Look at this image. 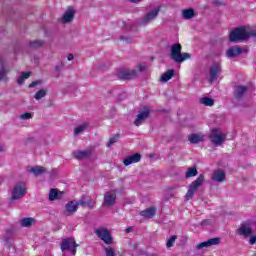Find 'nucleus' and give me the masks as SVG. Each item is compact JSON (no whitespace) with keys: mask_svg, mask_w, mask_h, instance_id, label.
<instances>
[{"mask_svg":"<svg viewBox=\"0 0 256 256\" xmlns=\"http://www.w3.org/2000/svg\"><path fill=\"white\" fill-rule=\"evenodd\" d=\"M35 223V218H23L20 220L21 227H31Z\"/></svg>","mask_w":256,"mask_h":256,"instance_id":"obj_29","label":"nucleus"},{"mask_svg":"<svg viewBox=\"0 0 256 256\" xmlns=\"http://www.w3.org/2000/svg\"><path fill=\"white\" fill-rule=\"evenodd\" d=\"M209 139L213 145L218 147L219 145H223V143H225L227 134H225L220 128H213L210 132Z\"/></svg>","mask_w":256,"mask_h":256,"instance_id":"obj_3","label":"nucleus"},{"mask_svg":"<svg viewBox=\"0 0 256 256\" xmlns=\"http://www.w3.org/2000/svg\"><path fill=\"white\" fill-rule=\"evenodd\" d=\"M157 213V208L152 206L148 209L142 210L140 212L141 217H144V219H153Z\"/></svg>","mask_w":256,"mask_h":256,"instance_id":"obj_18","label":"nucleus"},{"mask_svg":"<svg viewBox=\"0 0 256 256\" xmlns=\"http://www.w3.org/2000/svg\"><path fill=\"white\" fill-rule=\"evenodd\" d=\"M67 59H68V61H73V59H75V56H73V54H69L67 56Z\"/></svg>","mask_w":256,"mask_h":256,"instance_id":"obj_44","label":"nucleus"},{"mask_svg":"<svg viewBox=\"0 0 256 256\" xmlns=\"http://www.w3.org/2000/svg\"><path fill=\"white\" fill-rule=\"evenodd\" d=\"M79 245L75 242V238H66L62 240L61 251H70L71 255H77Z\"/></svg>","mask_w":256,"mask_h":256,"instance_id":"obj_6","label":"nucleus"},{"mask_svg":"<svg viewBox=\"0 0 256 256\" xmlns=\"http://www.w3.org/2000/svg\"><path fill=\"white\" fill-rule=\"evenodd\" d=\"M81 205V207H87V201L85 200V196H82V198L78 202V207Z\"/></svg>","mask_w":256,"mask_h":256,"instance_id":"obj_40","label":"nucleus"},{"mask_svg":"<svg viewBox=\"0 0 256 256\" xmlns=\"http://www.w3.org/2000/svg\"><path fill=\"white\" fill-rule=\"evenodd\" d=\"M212 180L216 181L217 183H223L225 181V171L223 170H216L212 175Z\"/></svg>","mask_w":256,"mask_h":256,"instance_id":"obj_21","label":"nucleus"},{"mask_svg":"<svg viewBox=\"0 0 256 256\" xmlns=\"http://www.w3.org/2000/svg\"><path fill=\"white\" fill-rule=\"evenodd\" d=\"M119 141V134L114 135L112 138H110L107 147H111L112 145H115Z\"/></svg>","mask_w":256,"mask_h":256,"instance_id":"obj_36","label":"nucleus"},{"mask_svg":"<svg viewBox=\"0 0 256 256\" xmlns=\"http://www.w3.org/2000/svg\"><path fill=\"white\" fill-rule=\"evenodd\" d=\"M219 75H221V64H219L218 62H215L210 67L209 83H214V81H217V79H219Z\"/></svg>","mask_w":256,"mask_h":256,"instance_id":"obj_10","label":"nucleus"},{"mask_svg":"<svg viewBox=\"0 0 256 256\" xmlns=\"http://www.w3.org/2000/svg\"><path fill=\"white\" fill-rule=\"evenodd\" d=\"M182 17L187 20L193 19L195 17V10L193 8L182 10Z\"/></svg>","mask_w":256,"mask_h":256,"instance_id":"obj_25","label":"nucleus"},{"mask_svg":"<svg viewBox=\"0 0 256 256\" xmlns=\"http://www.w3.org/2000/svg\"><path fill=\"white\" fill-rule=\"evenodd\" d=\"M243 53V50L241 48L234 46L227 50L226 55L227 57H237L238 55H241Z\"/></svg>","mask_w":256,"mask_h":256,"instance_id":"obj_22","label":"nucleus"},{"mask_svg":"<svg viewBox=\"0 0 256 256\" xmlns=\"http://www.w3.org/2000/svg\"><path fill=\"white\" fill-rule=\"evenodd\" d=\"M56 71H59V66H56Z\"/></svg>","mask_w":256,"mask_h":256,"instance_id":"obj_47","label":"nucleus"},{"mask_svg":"<svg viewBox=\"0 0 256 256\" xmlns=\"http://www.w3.org/2000/svg\"><path fill=\"white\" fill-rule=\"evenodd\" d=\"M199 172L197 171V167H190L187 169L185 173V179H191V177H197V174Z\"/></svg>","mask_w":256,"mask_h":256,"instance_id":"obj_27","label":"nucleus"},{"mask_svg":"<svg viewBox=\"0 0 256 256\" xmlns=\"http://www.w3.org/2000/svg\"><path fill=\"white\" fill-rule=\"evenodd\" d=\"M117 203V193L115 191L106 192L104 194V205L106 207H113Z\"/></svg>","mask_w":256,"mask_h":256,"instance_id":"obj_11","label":"nucleus"},{"mask_svg":"<svg viewBox=\"0 0 256 256\" xmlns=\"http://www.w3.org/2000/svg\"><path fill=\"white\" fill-rule=\"evenodd\" d=\"M118 77L119 79H122V81L137 79V70L122 69L119 71Z\"/></svg>","mask_w":256,"mask_h":256,"instance_id":"obj_9","label":"nucleus"},{"mask_svg":"<svg viewBox=\"0 0 256 256\" xmlns=\"http://www.w3.org/2000/svg\"><path fill=\"white\" fill-rule=\"evenodd\" d=\"M130 1V3H141V1H143V0H129Z\"/></svg>","mask_w":256,"mask_h":256,"instance_id":"obj_45","label":"nucleus"},{"mask_svg":"<svg viewBox=\"0 0 256 256\" xmlns=\"http://www.w3.org/2000/svg\"><path fill=\"white\" fill-rule=\"evenodd\" d=\"M174 76H175V70L170 69L166 73L162 74L160 81L162 83H167V81H170V79H173Z\"/></svg>","mask_w":256,"mask_h":256,"instance_id":"obj_23","label":"nucleus"},{"mask_svg":"<svg viewBox=\"0 0 256 256\" xmlns=\"http://www.w3.org/2000/svg\"><path fill=\"white\" fill-rule=\"evenodd\" d=\"M250 37H256V30H247L245 27H239L231 31L229 41L231 43H239Z\"/></svg>","mask_w":256,"mask_h":256,"instance_id":"obj_1","label":"nucleus"},{"mask_svg":"<svg viewBox=\"0 0 256 256\" xmlns=\"http://www.w3.org/2000/svg\"><path fill=\"white\" fill-rule=\"evenodd\" d=\"M74 17H75V9L70 8L64 13L62 21L63 23H71Z\"/></svg>","mask_w":256,"mask_h":256,"instance_id":"obj_19","label":"nucleus"},{"mask_svg":"<svg viewBox=\"0 0 256 256\" xmlns=\"http://www.w3.org/2000/svg\"><path fill=\"white\" fill-rule=\"evenodd\" d=\"M205 182V176L203 174H200L198 178L193 181L189 186H188V191L186 193V200L189 201L193 199V196L195 193H197V190L203 183Z\"/></svg>","mask_w":256,"mask_h":256,"instance_id":"obj_4","label":"nucleus"},{"mask_svg":"<svg viewBox=\"0 0 256 256\" xmlns=\"http://www.w3.org/2000/svg\"><path fill=\"white\" fill-rule=\"evenodd\" d=\"M203 135H199V134H191L190 136H188V141H190V143L192 144H197V143H201V141H203Z\"/></svg>","mask_w":256,"mask_h":256,"instance_id":"obj_26","label":"nucleus"},{"mask_svg":"<svg viewBox=\"0 0 256 256\" xmlns=\"http://www.w3.org/2000/svg\"><path fill=\"white\" fill-rule=\"evenodd\" d=\"M149 118V109L146 108L144 109V111L140 112L137 115V118L134 121V125H136V127H139L140 125H143V123H145V119Z\"/></svg>","mask_w":256,"mask_h":256,"instance_id":"obj_14","label":"nucleus"},{"mask_svg":"<svg viewBox=\"0 0 256 256\" xmlns=\"http://www.w3.org/2000/svg\"><path fill=\"white\" fill-rule=\"evenodd\" d=\"M138 70L140 71V73H143V71H147V64L146 63H140L138 65Z\"/></svg>","mask_w":256,"mask_h":256,"instance_id":"obj_37","label":"nucleus"},{"mask_svg":"<svg viewBox=\"0 0 256 256\" xmlns=\"http://www.w3.org/2000/svg\"><path fill=\"white\" fill-rule=\"evenodd\" d=\"M132 231H133V228H132V227L126 228V233H131Z\"/></svg>","mask_w":256,"mask_h":256,"instance_id":"obj_46","label":"nucleus"},{"mask_svg":"<svg viewBox=\"0 0 256 256\" xmlns=\"http://www.w3.org/2000/svg\"><path fill=\"white\" fill-rule=\"evenodd\" d=\"M200 103L206 107H213L215 105V100H213V98L203 97L200 99Z\"/></svg>","mask_w":256,"mask_h":256,"instance_id":"obj_28","label":"nucleus"},{"mask_svg":"<svg viewBox=\"0 0 256 256\" xmlns=\"http://www.w3.org/2000/svg\"><path fill=\"white\" fill-rule=\"evenodd\" d=\"M183 46L181 44L176 43L173 44L170 48V58L175 63H183V61H187V59H191V54L189 53H181Z\"/></svg>","mask_w":256,"mask_h":256,"instance_id":"obj_2","label":"nucleus"},{"mask_svg":"<svg viewBox=\"0 0 256 256\" xmlns=\"http://www.w3.org/2000/svg\"><path fill=\"white\" fill-rule=\"evenodd\" d=\"M77 209H79V202L75 200L69 201L65 207V215H73L77 213Z\"/></svg>","mask_w":256,"mask_h":256,"instance_id":"obj_12","label":"nucleus"},{"mask_svg":"<svg viewBox=\"0 0 256 256\" xmlns=\"http://www.w3.org/2000/svg\"><path fill=\"white\" fill-rule=\"evenodd\" d=\"M95 235H97V237L99 239H101V241H104V243H106V245H111V243H113V238L111 237V232L106 229V228H98L94 231Z\"/></svg>","mask_w":256,"mask_h":256,"instance_id":"obj_7","label":"nucleus"},{"mask_svg":"<svg viewBox=\"0 0 256 256\" xmlns=\"http://www.w3.org/2000/svg\"><path fill=\"white\" fill-rule=\"evenodd\" d=\"M47 95V90L45 89H40L38 92H36L34 98L36 101H40V99H43Z\"/></svg>","mask_w":256,"mask_h":256,"instance_id":"obj_32","label":"nucleus"},{"mask_svg":"<svg viewBox=\"0 0 256 256\" xmlns=\"http://www.w3.org/2000/svg\"><path fill=\"white\" fill-rule=\"evenodd\" d=\"M41 84L40 81H34L29 85V89H33V87H37V85Z\"/></svg>","mask_w":256,"mask_h":256,"instance_id":"obj_43","label":"nucleus"},{"mask_svg":"<svg viewBox=\"0 0 256 256\" xmlns=\"http://www.w3.org/2000/svg\"><path fill=\"white\" fill-rule=\"evenodd\" d=\"M74 159H87L91 157V149L76 150L72 153Z\"/></svg>","mask_w":256,"mask_h":256,"instance_id":"obj_17","label":"nucleus"},{"mask_svg":"<svg viewBox=\"0 0 256 256\" xmlns=\"http://www.w3.org/2000/svg\"><path fill=\"white\" fill-rule=\"evenodd\" d=\"M89 127V123H84L78 127H76L74 129V135H81V133H83V131H86V129H88Z\"/></svg>","mask_w":256,"mask_h":256,"instance_id":"obj_30","label":"nucleus"},{"mask_svg":"<svg viewBox=\"0 0 256 256\" xmlns=\"http://www.w3.org/2000/svg\"><path fill=\"white\" fill-rule=\"evenodd\" d=\"M31 77V72H22L21 76L17 79L18 85H23L25 79H29Z\"/></svg>","mask_w":256,"mask_h":256,"instance_id":"obj_31","label":"nucleus"},{"mask_svg":"<svg viewBox=\"0 0 256 256\" xmlns=\"http://www.w3.org/2000/svg\"><path fill=\"white\" fill-rule=\"evenodd\" d=\"M106 256H121L117 252H115V249L113 247H106L104 249Z\"/></svg>","mask_w":256,"mask_h":256,"instance_id":"obj_33","label":"nucleus"},{"mask_svg":"<svg viewBox=\"0 0 256 256\" xmlns=\"http://www.w3.org/2000/svg\"><path fill=\"white\" fill-rule=\"evenodd\" d=\"M248 90L249 88L247 86H243V85L235 86L234 88L235 99H238V101L243 99V97L245 96V93H247Z\"/></svg>","mask_w":256,"mask_h":256,"instance_id":"obj_13","label":"nucleus"},{"mask_svg":"<svg viewBox=\"0 0 256 256\" xmlns=\"http://www.w3.org/2000/svg\"><path fill=\"white\" fill-rule=\"evenodd\" d=\"M86 207H90V208L95 207V201L93 200L86 201Z\"/></svg>","mask_w":256,"mask_h":256,"instance_id":"obj_41","label":"nucleus"},{"mask_svg":"<svg viewBox=\"0 0 256 256\" xmlns=\"http://www.w3.org/2000/svg\"><path fill=\"white\" fill-rule=\"evenodd\" d=\"M63 198V192H59V190L52 188L49 192L48 199L49 201H57V199Z\"/></svg>","mask_w":256,"mask_h":256,"instance_id":"obj_20","label":"nucleus"},{"mask_svg":"<svg viewBox=\"0 0 256 256\" xmlns=\"http://www.w3.org/2000/svg\"><path fill=\"white\" fill-rule=\"evenodd\" d=\"M161 10L159 8H155L152 11L148 12L143 19H141L139 21V25H149V23H151V21H155L157 19V17L159 16V12Z\"/></svg>","mask_w":256,"mask_h":256,"instance_id":"obj_8","label":"nucleus"},{"mask_svg":"<svg viewBox=\"0 0 256 256\" xmlns=\"http://www.w3.org/2000/svg\"><path fill=\"white\" fill-rule=\"evenodd\" d=\"M1 151H3V147L0 146V153H1Z\"/></svg>","mask_w":256,"mask_h":256,"instance_id":"obj_48","label":"nucleus"},{"mask_svg":"<svg viewBox=\"0 0 256 256\" xmlns=\"http://www.w3.org/2000/svg\"><path fill=\"white\" fill-rule=\"evenodd\" d=\"M30 173H33L36 177L39 175H43V173H46L47 170L43 168V166H34L29 169Z\"/></svg>","mask_w":256,"mask_h":256,"instance_id":"obj_24","label":"nucleus"},{"mask_svg":"<svg viewBox=\"0 0 256 256\" xmlns=\"http://www.w3.org/2000/svg\"><path fill=\"white\" fill-rule=\"evenodd\" d=\"M5 77H7V70H5V68H2L0 70V81H3V79H5Z\"/></svg>","mask_w":256,"mask_h":256,"instance_id":"obj_38","label":"nucleus"},{"mask_svg":"<svg viewBox=\"0 0 256 256\" xmlns=\"http://www.w3.org/2000/svg\"><path fill=\"white\" fill-rule=\"evenodd\" d=\"M43 45V41L36 40L29 43V47H32L33 49H37V47H41Z\"/></svg>","mask_w":256,"mask_h":256,"instance_id":"obj_35","label":"nucleus"},{"mask_svg":"<svg viewBox=\"0 0 256 256\" xmlns=\"http://www.w3.org/2000/svg\"><path fill=\"white\" fill-rule=\"evenodd\" d=\"M26 194L27 186H25V182H18L16 185H14L12 189L11 200L17 201L19 199H23V197H25Z\"/></svg>","mask_w":256,"mask_h":256,"instance_id":"obj_5","label":"nucleus"},{"mask_svg":"<svg viewBox=\"0 0 256 256\" xmlns=\"http://www.w3.org/2000/svg\"><path fill=\"white\" fill-rule=\"evenodd\" d=\"M121 41H125L126 43H131V41H133V39L131 37H120Z\"/></svg>","mask_w":256,"mask_h":256,"instance_id":"obj_42","label":"nucleus"},{"mask_svg":"<svg viewBox=\"0 0 256 256\" xmlns=\"http://www.w3.org/2000/svg\"><path fill=\"white\" fill-rule=\"evenodd\" d=\"M140 161H141V154L135 153L133 155L126 157L123 160V164L125 165V167H129V165H133V163H139Z\"/></svg>","mask_w":256,"mask_h":256,"instance_id":"obj_16","label":"nucleus"},{"mask_svg":"<svg viewBox=\"0 0 256 256\" xmlns=\"http://www.w3.org/2000/svg\"><path fill=\"white\" fill-rule=\"evenodd\" d=\"M21 119L27 120V119H33V115L29 112H26L21 115Z\"/></svg>","mask_w":256,"mask_h":256,"instance_id":"obj_39","label":"nucleus"},{"mask_svg":"<svg viewBox=\"0 0 256 256\" xmlns=\"http://www.w3.org/2000/svg\"><path fill=\"white\" fill-rule=\"evenodd\" d=\"M175 241H177V236H171L170 239L167 240L166 247L170 249V247H173V245L175 244Z\"/></svg>","mask_w":256,"mask_h":256,"instance_id":"obj_34","label":"nucleus"},{"mask_svg":"<svg viewBox=\"0 0 256 256\" xmlns=\"http://www.w3.org/2000/svg\"><path fill=\"white\" fill-rule=\"evenodd\" d=\"M219 243H221L220 238H211L205 242H202L196 245V249L199 250V249H204V247H213V245H219Z\"/></svg>","mask_w":256,"mask_h":256,"instance_id":"obj_15","label":"nucleus"}]
</instances>
